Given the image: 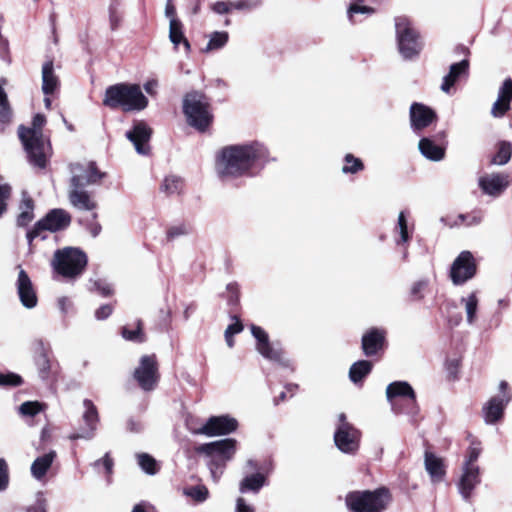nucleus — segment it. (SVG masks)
<instances>
[{
	"label": "nucleus",
	"mask_w": 512,
	"mask_h": 512,
	"mask_svg": "<svg viewBox=\"0 0 512 512\" xmlns=\"http://www.w3.org/2000/svg\"><path fill=\"white\" fill-rule=\"evenodd\" d=\"M460 303L466 314L468 325H474L478 320L479 298L477 292L473 291L460 299Z\"/></svg>",
	"instance_id": "c85d7f7f"
},
{
	"label": "nucleus",
	"mask_w": 512,
	"mask_h": 512,
	"mask_svg": "<svg viewBox=\"0 0 512 512\" xmlns=\"http://www.w3.org/2000/svg\"><path fill=\"white\" fill-rule=\"evenodd\" d=\"M237 451V440L225 438L205 443L196 448V452L208 458L207 465L214 482H218L226 463L233 459Z\"/></svg>",
	"instance_id": "7ed1b4c3"
},
{
	"label": "nucleus",
	"mask_w": 512,
	"mask_h": 512,
	"mask_svg": "<svg viewBox=\"0 0 512 512\" xmlns=\"http://www.w3.org/2000/svg\"><path fill=\"white\" fill-rule=\"evenodd\" d=\"M355 13H362V14H372L374 13V9L368 6H363L359 4H351L348 9V16L352 20L353 15Z\"/></svg>",
	"instance_id": "603ef678"
},
{
	"label": "nucleus",
	"mask_w": 512,
	"mask_h": 512,
	"mask_svg": "<svg viewBox=\"0 0 512 512\" xmlns=\"http://www.w3.org/2000/svg\"><path fill=\"white\" fill-rule=\"evenodd\" d=\"M158 88V81L155 79L148 80L144 84V89L149 95H155Z\"/></svg>",
	"instance_id": "0e129e2a"
},
{
	"label": "nucleus",
	"mask_w": 512,
	"mask_h": 512,
	"mask_svg": "<svg viewBox=\"0 0 512 512\" xmlns=\"http://www.w3.org/2000/svg\"><path fill=\"white\" fill-rule=\"evenodd\" d=\"M184 494L191 497L197 502H203L208 498V489L203 485H197L185 489Z\"/></svg>",
	"instance_id": "a18cd8bd"
},
{
	"label": "nucleus",
	"mask_w": 512,
	"mask_h": 512,
	"mask_svg": "<svg viewBox=\"0 0 512 512\" xmlns=\"http://www.w3.org/2000/svg\"><path fill=\"white\" fill-rule=\"evenodd\" d=\"M512 100V80L506 79L498 91L497 100L493 103L491 108V115L494 118H502L510 109V102Z\"/></svg>",
	"instance_id": "5701e85b"
},
{
	"label": "nucleus",
	"mask_w": 512,
	"mask_h": 512,
	"mask_svg": "<svg viewBox=\"0 0 512 512\" xmlns=\"http://www.w3.org/2000/svg\"><path fill=\"white\" fill-rule=\"evenodd\" d=\"M372 364L370 361L361 360L355 362L349 370V378L353 383L361 381L366 375L370 373Z\"/></svg>",
	"instance_id": "c9c22d12"
},
{
	"label": "nucleus",
	"mask_w": 512,
	"mask_h": 512,
	"mask_svg": "<svg viewBox=\"0 0 512 512\" xmlns=\"http://www.w3.org/2000/svg\"><path fill=\"white\" fill-rule=\"evenodd\" d=\"M265 155V147L258 142L228 146L220 152L216 169L222 177L241 176L247 173L254 163Z\"/></svg>",
	"instance_id": "f257e3e1"
},
{
	"label": "nucleus",
	"mask_w": 512,
	"mask_h": 512,
	"mask_svg": "<svg viewBox=\"0 0 512 512\" xmlns=\"http://www.w3.org/2000/svg\"><path fill=\"white\" fill-rule=\"evenodd\" d=\"M228 41V34L226 32H214L211 34L209 41L205 47V51H212L222 48Z\"/></svg>",
	"instance_id": "37998d69"
},
{
	"label": "nucleus",
	"mask_w": 512,
	"mask_h": 512,
	"mask_svg": "<svg viewBox=\"0 0 512 512\" xmlns=\"http://www.w3.org/2000/svg\"><path fill=\"white\" fill-rule=\"evenodd\" d=\"M11 195V187L8 184L0 183V217L5 213L7 201Z\"/></svg>",
	"instance_id": "09e8293b"
},
{
	"label": "nucleus",
	"mask_w": 512,
	"mask_h": 512,
	"mask_svg": "<svg viewBox=\"0 0 512 512\" xmlns=\"http://www.w3.org/2000/svg\"><path fill=\"white\" fill-rule=\"evenodd\" d=\"M253 5L247 1L232 2V9H250Z\"/></svg>",
	"instance_id": "774afa93"
},
{
	"label": "nucleus",
	"mask_w": 512,
	"mask_h": 512,
	"mask_svg": "<svg viewBox=\"0 0 512 512\" xmlns=\"http://www.w3.org/2000/svg\"><path fill=\"white\" fill-rule=\"evenodd\" d=\"M429 287V279L422 278L415 281L410 288V294L414 300L420 301L424 299Z\"/></svg>",
	"instance_id": "a19ab883"
},
{
	"label": "nucleus",
	"mask_w": 512,
	"mask_h": 512,
	"mask_svg": "<svg viewBox=\"0 0 512 512\" xmlns=\"http://www.w3.org/2000/svg\"><path fill=\"white\" fill-rule=\"evenodd\" d=\"M83 167L80 165H71V181L68 192V198L73 207L79 210L91 211L97 204L91 194L83 188Z\"/></svg>",
	"instance_id": "1a4fd4ad"
},
{
	"label": "nucleus",
	"mask_w": 512,
	"mask_h": 512,
	"mask_svg": "<svg viewBox=\"0 0 512 512\" xmlns=\"http://www.w3.org/2000/svg\"><path fill=\"white\" fill-rule=\"evenodd\" d=\"M46 122L43 115L34 116L31 128L19 127L18 134L28 154L29 162L39 168L46 165L47 143L42 134V128Z\"/></svg>",
	"instance_id": "20e7f679"
},
{
	"label": "nucleus",
	"mask_w": 512,
	"mask_h": 512,
	"mask_svg": "<svg viewBox=\"0 0 512 512\" xmlns=\"http://www.w3.org/2000/svg\"><path fill=\"white\" fill-rule=\"evenodd\" d=\"M392 500L386 488L356 491L347 495L346 505L352 512H384Z\"/></svg>",
	"instance_id": "39448f33"
},
{
	"label": "nucleus",
	"mask_w": 512,
	"mask_h": 512,
	"mask_svg": "<svg viewBox=\"0 0 512 512\" xmlns=\"http://www.w3.org/2000/svg\"><path fill=\"white\" fill-rule=\"evenodd\" d=\"M189 233V229L185 225L173 226L168 230V237L175 238Z\"/></svg>",
	"instance_id": "13d9d810"
},
{
	"label": "nucleus",
	"mask_w": 512,
	"mask_h": 512,
	"mask_svg": "<svg viewBox=\"0 0 512 512\" xmlns=\"http://www.w3.org/2000/svg\"><path fill=\"white\" fill-rule=\"evenodd\" d=\"M71 217L68 212L63 209H54L50 211L45 218L38 221L35 227L27 233V239L32 242L39 236L40 231L48 230L56 232L69 226Z\"/></svg>",
	"instance_id": "f8f14e48"
},
{
	"label": "nucleus",
	"mask_w": 512,
	"mask_h": 512,
	"mask_svg": "<svg viewBox=\"0 0 512 512\" xmlns=\"http://www.w3.org/2000/svg\"><path fill=\"white\" fill-rule=\"evenodd\" d=\"M435 117L434 111L421 103H413L410 107L411 126L415 131L428 127Z\"/></svg>",
	"instance_id": "412c9836"
},
{
	"label": "nucleus",
	"mask_w": 512,
	"mask_h": 512,
	"mask_svg": "<svg viewBox=\"0 0 512 512\" xmlns=\"http://www.w3.org/2000/svg\"><path fill=\"white\" fill-rule=\"evenodd\" d=\"M183 112L187 123L201 132L208 128L213 119L207 98L198 92H192L185 96Z\"/></svg>",
	"instance_id": "423d86ee"
},
{
	"label": "nucleus",
	"mask_w": 512,
	"mask_h": 512,
	"mask_svg": "<svg viewBox=\"0 0 512 512\" xmlns=\"http://www.w3.org/2000/svg\"><path fill=\"white\" fill-rule=\"evenodd\" d=\"M36 365L38 368L40 378L43 380L48 379L51 365H50V360L45 353H41L38 356V358L36 360Z\"/></svg>",
	"instance_id": "49530a36"
},
{
	"label": "nucleus",
	"mask_w": 512,
	"mask_h": 512,
	"mask_svg": "<svg viewBox=\"0 0 512 512\" xmlns=\"http://www.w3.org/2000/svg\"><path fill=\"white\" fill-rule=\"evenodd\" d=\"M139 386L146 391L153 390L158 381V366L154 355H144L134 371Z\"/></svg>",
	"instance_id": "ddd939ff"
},
{
	"label": "nucleus",
	"mask_w": 512,
	"mask_h": 512,
	"mask_svg": "<svg viewBox=\"0 0 512 512\" xmlns=\"http://www.w3.org/2000/svg\"><path fill=\"white\" fill-rule=\"evenodd\" d=\"M22 382L19 375L14 373L2 374L0 373V385L1 386H18Z\"/></svg>",
	"instance_id": "8fccbe9b"
},
{
	"label": "nucleus",
	"mask_w": 512,
	"mask_h": 512,
	"mask_svg": "<svg viewBox=\"0 0 512 512\" xmlns=\"http://www.w3.org/2000/svg\"><path fill=\"white\" fill-rule=\"evenodd\" d=\"M169 38L170 41L177 47L183 43L185 49L188 51L190 48L188 40L184 37L182 23L179 20H172L169 23Z\"/></svg>",
	"instance_id": "f704fd0d"
},
{
	"label": "nucleus",
	"mask_w": 512,
	"mask_h": 512,
	"mask_svg": "<svg viewBox=\"0 0 512 512\" xmlns=\"http://www.w3.org/2000/svg\"><path fill=\"white\" fill-rule=\"evenodd\" d=\"M17 291L22 305L32 309L37 305V296L32 282L24 270H20L17 279Z\"/></svg>",
	"instance_id": "4be33fe9"
},
{
	"label": "nucleus",
	"mask_w": 512,
	"mask_h": 512,
	"mask_svg": "<svg viewBox=\"0 0 512 512\" xmlns=\"http://www.w3.org/2000/svg\"><path fill=\"white\" fill-rule=\"evenodd\" d=\"M58 307L63 314H66L72 307V302L67 297H60L58 299Z\"/></svg>",
	"instance_id": "680f3d73"
},
{
	"label": "nucleus",
	"mask_w": 512,
	"mask_h": 512,
	"mask_svg": "<svg viewBox=\"0 0 512 512\" xmlns=\"http://www.w3.org/2000/svg\"><path fill=\"white\" fill-rule=\"evenodd\" d=\"M251 333L257 341L256 349L263 357L272 361H281V351L271 346L268 334L261 327L251 325Z\"/></svg>",
	"instance_id": "aec40b11"
},
{
	"label": "nucleus",
	"mask_w": 512,
	"mask_h": 512,
	"mask_svg": "<svg viewBox=\"0 0 512 512\" xmlns=\"http://www.w3.org/2000/svg\"><path fill=\"white\" fill-rule=\"evenodd\" d=\"M480 483L479 467H462L458 489L464 499H469L474 488Z\"/></svg>",
	"instance_id": "b1692460"
},
{
	"label": "nucleus",
	"mask_w": 512,
	"mask_h": 512,
	"mask_svg": "<svg viewBox=\"0 0 512 512\" xmlns=\"http://www.w3.org/2000/svg\"><path fill=\"white\" fill-rule=\"evenodd\" d=\"M236 512H254V508L239 497L236 501Z\"/></svg>",
	"instance_id": "052dcab7"
},
{
	"label": "nucleus",
	"mask_w": 512,
	"mask_h": 512,
	"mask_svg": "<svg viewBox=\"0 0 512 512\" xmlns=\"http://www.w3.org/2000/svg\"><path fill=\"white\" fill-rule=\"evenodd\" d=\"M386 398L390 403L392 410L399 414L401 411L397 408L395 399L403 398L411 404L410 415L412 418L418 413L415 400V392L411 385L405 381H395L390 383L386 388Z\"/></svg>",
	"instance_id": "2eb2a0df"
},
{
	"label": "nucleus",
	"mask_w": 512,
	"mask_h": 512,
	"mask_svg": "<svg viewBox=\"0 0 512 512\" xmlns=\"http://www.w3.org/2000/svg\"><path fill=\"white\" fill-rule=\"evenodd\" d=\"M398 229L401 237L402 242H408L409 240V233H408V226H407V220L405 217L404 212H400L398 215Z\"/></svg>",
	"instance_id": "3c124183"
},
{
	"label": "nucleus",
	"mask_w": 512,
	"mask_h": 512,
	"mask_svg": "<svg viewBox=\"0 0 512 512\" xmlns=\"http://www.w3.org/2000/svg\"><path fill=\"white\" fill-rule=\"evenodd\" d=\"M103 104L123 111H141L148 106V99L138 84L119 83L108 87Z\"/></svg>",
	"instance_id": "f03ea898"
},
{
	"label": "nucleus",
	"mask_w": 512,
	"mask_h": 512,
	"mask_svg": "<svg viewBox=\"0 0 512 512\" xmlns=\"http://www.w3.org/2000/svg\"><path fill=\"white\" fill-rule=\"evenodd\" d=\"M112 311L113 308L111 305H102L95 311V317L97 320H105L111 315Z\"/></svg>",
	"instance_id": "5fc2aeb1"
},
{
	"label": "nucleus",
	"mask_w": 512,
	"mask_h": 512,
	"mask_svg": "<svg viewBox=\"0 0 512 512\" xmlns=\"http://www.w3.org/2000/svg\"><path fill=\"white\" fill-rule=\"evenodd\" d=\"M8 481L9 478L6 462L3 459H0V491L6 489Z\"/></svg>",
	"instance_id": "864d4df0"
},
{
	"label": "nucleus",
	"mask_w": 512,
	"mask_h": 512,
	"mask_svg": "<svg viewBox=\"0 0 512 512\" xmlns=\"http://www.w3.org/2000/svg\"><path fill=\"white\" fill-rule=\"evenodd\" d=\"M75 165H80L84 169L83 187L85 185L95 184L103 177V174L97 170V167L93 162H87L84 164L76 163Z\"/></svg>",
	"instance_id": "e433bc0d"
},
{
	"label": "nucleus",
	"mask_w": 512,
	"mask_h": 512,
	"mask_svg": "<svg viewBox=\"0 0 512 512\" xmlns=\"http://www.w3.org/2000/svg\"><path fill=\"white\" fill-rule=\"evenodd\" d=\"M183 188V179L173 174L166 176L160 185V191L167 196L179 195L183 191Z\"/></svg>",
	"instance_id": "2f4dec72"
},
{
	"label": "nucleus",
	"mask_w": 512,
	"mask_h": 512,
	"mask_svg": "<svg viewBox=\"0 0 512 512\" xmlns=\"http://www.w3.org/2000/svg\"><path fill=\"white\" fill-rule=\"evenodd\" d=\"M242 330H243L242 323L238 319H236L234 323L230 324L226 328L225 334H228L230 336H234V335L240 333Z\"/></svg>",
	"instance_id": "bf43d9fd"
},
{
	"label": "nucleus",
	"mask_w": 512,
	"mask_h": 512,
	"mask_svg": "<svg viewBox=\"0 0 512 512\" xmlns=\"http://www.w3.org/2000/svg\"><path fill=\"white\" fill-rule=\"evenodd\" d=\"M138 464L141 467V469L149 474L154 475L157 473V463L156 460L150 456L149 454L142 453L137 455Z\"/></svg>",
	"instance_id": "ea45409f"
},
{
	"label": "nucleus",
	"mask_w": 512,
	"mask_h": 512,
	"mask_svg": "<svg viewBox=\"0 0 512 512\" xmlns=\"http://www.w3.org/2000/svg\"><path fill=\"white\" fill-rule=\"evenodd\" d=\"M94 286H95L96 290L101 295H103L105 297L112 294L113 289H112L111 285L104 281H101V280L95 281Z\"/></svg>",
	"instance_id": "6e6d98bb"
},
{
	"label": "nucleus",
	"mask_w": 512,
	"mask_h": 512,
	"mask_svg": "<svg viewBox=\"0 0 512 512\" xmlns=\"http://www.w3.org/2000/svg\"><path fill=\"white\" fill-rule=\"evenodd\" d=\"M44 408L45 405L38 401H26L19 406L18 411L24 417H34L43 411Z\"/></svg>",
	"instance_id": "58836bf2"
},
{
	"label": "nucleus",
	"mask_w": 512,
	"mask_h": 512,
	"mask_svg": "<svg viewBox=\"0 0 512 512\" xmlns=\"http://www.w3.org/2000/svg\"><path fill=\"white\" fill-rule=\"evenodd\" d=\"M345 164L342 167V172L347 173H357L363 169V163L359 158L354 157L352 154H347L344 158Z\"/></svg>",
	"instance_id": "c03bdc74"
},
{
	"label": "nucleus",
	"mask_w": 512,
	"mask_h": 512,
	"mask_svg": "<svg viewBox=\"0 0 512 512\" xmlns=\"http://www.w3.org/2000/svg\"><path fill=\"white\" fill-rule=\"evenodd\" d=\"M87 265L86 254L74 247H65L54 253L52 267L65 278H76L82 274Z\"/></svg>",
	"instance_id": "0eeeda50"
},
{
	"label": "nucleus",
	"mask_w": 512,
	"mask_h": 512,
	"mask_svg": "<svg viewBox=\"0 0 512 512\" xmlns=\"http://www.w3.org/2000/svg\"><path fill=\"white\" fill-rule=\"evenodd\" d=\"M27 512H46L45 499L39 497L35 505L28 508Z\"/></svg>",
	"instance_id": "e2e57ef3"
},
{
	"label": "nucleus",
	"mask_w": 512,
	"mask_h": 512,
	"mask_svg": "<svg viewBox=\"0 0 512 512\" xmlns=\"http://www.w3.org/2000/svg\"><path fill=\"white\" fill-rule=\"evenodd\" d=\"M338 425L334 433L336 447L343 453L354 454L359 448L361 433L346 421V415H338Z\"/></svg>",
	"instance_id": "9d476101"
},
{
	"label": "nucleus",
	"mask_w": 512,
	"mask_h": 512,
	"mask_svg": "<svg viewBox=\"0 0 512 512\" xmlns=\"http://www.w3.org/2000/svg\"><path fill=\"white\" fill-rule=\"evenodd\" d=\"M100 463L103 464L107 473H110L112 471L113 461L108 454H106L102 460H97L95 462V466L99 465Z\"/></svg>",
	"instance_id": "69168bd1"
},
{
	"label": "nucleus",
	"mask_w": 512,
	"mask_h": 512,
	"mask_svg": "<svg viewBox=\"0 0 512 512\" xmlns=\"http://www.w3.org/2000/svg\"><path fill=\"white\" fill-rule=\"evenodd\" d=\"M424 465L432 483L436 484L443 481L446 472L443 460L440 457L431 452H425Z\"/></svg>",
	"instance_id": "a878e982"
},
{
	"label": "nucleus",
	"mask_w": 512,
	"mask_h": 512,
	"mask_svg": "<svg viewBox=\"0 0 512 512\" xmlns=\"http://www.w3.org/2000/svg\"><path fill=\"white\" fill-rule=\"evenodd\" d=\"M385 332L373 328L366 332L362 337V349L366 356H372L383 347Z\"/></svg>",
	"instance_id": "393cba45"
},
{
	"label": "nucleus",
	"mask_w": 512,
	"mask_h": 512,
	"mask_svg": "<svg viewBox=\"0 0 512 512\" xmlns=\"http://www.w3.org/2000/svg\"><path fill=\"white\" fill-rule=\"evenodd\" d=\"M418 148L420 153L430 161L438 162L445 157V149L430 138H422L419 141Z\"/></svg>",
	"instance_id": "bb28decb"
},
{
	"label": "nucleus",
	"mask_w": 512,
	"mask_h": 512,
	"mask_svg": "<svg viewBox=\"0 0 512 512\" xmlns=\"http://www.w3.org/2000/svg\"><path fill=\"white\" fill-rule=\"evenodd\" d=\"M266 478L261 473H255L248 475L242 479L239 484V490L241 493L248 491L257 493L265 484Z\"/></svg>",
	"instance_id": "473e14b6"
},
{
	"label": "nucleus",
	"mask_w": 512,
	"mask_h": 512,
	"mask_svg": "<svg viewBox=\"0 0 512 512\" xmlns=\"http://www.w3.org/2000/svg\"><path fill=\"white\" fill-rule=\"evenodd\" d=\"M510 180L507 174H486L479 178V186L482 191L490 196L497 197L509 186Z\"/></svg>",
	"instance_id": "6ab92c4d"
},
{
	"label": "nucleus",
	"mask_w": 512,
	"mask_h": 512,
	"mask_svg": "<svg viewBox=\"0 0 512 512\" xmlns=\"http://www.w3.org/2000/svg\"><path fill=\"white\" fill-rule=\"evenodd\" d=\"M213 10L218 14H225L232 10V2L218 1L213 5Z\"/></svg>",
	"instance_id": "4d7b16f0"
},
{
	"label": "nucleus",
	"mask_w": 512,
	"mask_h": 512,
	"mask_svg": "<svg viewBox=\"0 0 512 512\" xmlns=\"http://www.w3.org/2000/svg\"><path fill=\"white\" fill-rule=\"evenodd\" d=\"M56 457L55 451H50L42 456L37 457L31 465V474L36 480H42L50 469Z\"/></svg>",
	"instance_id": "c756f323"
},
{
	"label": "nucleus",
	"mask_w": 512,
	"mask_h": 512,
	"mask_svg": "<svg viewBox=\"0 0 512 512\" xmlns=\"http://www.w3.org/2000/svg\"><path fill=\"white\" fill-rule=\"evenodd\" d=\"M511 154V144L508 142H502L499 145L497 154L492 159V163L496 165H504L510 160Z\"/></svg>",
	"instance_id": "79ce46f5"
},
{
	"label": "nucleus",
	"mask_w": 512,
	"mask_h": 512,
	"mask_svg": "<svg viewBox=\"0 0 512 512\" xmlns=\"http://www.w3.org/2000/svg\"><path fill=\"white\" fill-rule=\"evenodd\" d=\"M477 272V263L470 251H462L453 261L450 278L454 285H463L472 279Z\"/></svg>",
	"instance_id": "9b49d317"
},
{
	"label": "nucleus",
	"mask_w": 512,
	"mask_h": 512,
	"mask_svg": "<svg viewBox=\"0 0 512 512\" xmlns=\"http://www.w3.org/2000/svg\"><path fill=\"white\" fill-rule=\"evenodd\" d=\"M165 15L169 18V22L172 20H178L176 18L175 8L170 2H168L165 7Z\"/></svg>",
	"instance_id": "338daca9"
},
{
	"label": "nucleus",
	"mask_w": 512,
	"mask_h": 512,
	"mask_svg": "<svg viewBox=\"0 0 512 512\" xmlns=\"http://www.w3.org/2000/svg\"><path fill=\"white\" fill-rule=\"evenodd\" d=\"M151 129L143 121L135 122L132 129L126 132V137L129 139L138 154L146 155L149 152V140L151 138Z\"/></svg>",
	"instance_id": "a211bd4d"
},
{
	"label": "nucleus",
	"mask_w": 512,
	"mask_h": 512,
	"mask_svg": "<svg viewBox=\"0 0 512 512\" xmlns=\"http://www.w3.org/2000/svg\"><path fill=\"white\" fill-rule=\"evenodd\" d=\"M482 451L481 443L475 439L471 440L470 446L467 449L466 459L464 461V467H479L476 464Z\"/></svg>",
	"instance_id": "4c0bfd02"
},
{
	"label": "nucleus",
	"mask_w": 512,
	"mask_h": 512,
	"mask_svg": "<svg viewBox=\"0 0 512 512\" xmlns=\"http://www.w3.org/2000/svg\"><path fill=\"white\" fill-rule=\"evenodd\" d=\"M83 407L84 412L82 414V419L84 422V426L80 429L79 432H75L69 435L70 440H91L94 438L96 434L97 425L99 422L97 408L89 399H85L83 401Z\"/></svg>",
	"instance_id": "f3484780"
},
{
	"label": "nucleus",
	"mask_w": 512,
	"mask_h": 512,
	"mask_svg": "<svg viewBox=\"0 0 512 512\" xmlns=\"http://www.w3.org/2000/svg\"><path fill=\"white\" fill-rule=\"evenodd\" d=\"M59 86V79L54 73L52 61H47L42 66V92L45 95L53 94Z\"/></svg>",
	"instance_id": "cd10ccee"
},
{
	"label": "nucleus",
	"mask_w": 512,
	"mask_h": 512,
	"mask_svg": "<svg viewBox=\"0 0 512 512\" xmlns=\"http://www.w3.org/2000/svg\"><path fill=\"white\" fill-rule=\"evenodd\" d=\"M237 427L238 422L235 418L229 415H221L210 417L203 426L192 432L198 435L214 437L230 434L234 432Z\"/></svg>",
	"instance_id": "4468645a"
},
{
	"label": "nucleus",
	"mask_w": 512,
	"mask_h": 512,
	"mask_svg": "<svg viewBox=\"0 0 512 512\" xmlns=\"http://www.w3.org/2000/svg\"><path fill=\"white\" fill-rule=\"evenodd\" d=\"M122 335L126 340L136 341V342L144 341V336L141 331L140 322L138 323L137 328L135 330H129L128 328H123Z\"/></svg>",
	"instance_id": "de8ad7c7"
},
{
	"label": "nucleus",
	"mask_w": 512,
	"mask_h": 512,
	"mask_svg": "<svg viewBox=\"0 0 512 512\" xmlns=\"http://www.w3.org/2000/svg\"><path fill=\"white\" fill-rule=\"evenodd\" d=\"M468 65L469 64L467 60H462L458 63L452 64L450 66L449 73L443 79L441 90L445 93H449L450 89L453 87L459 77L467 72Z\"/></svg>",
	"instance_id": "7c9ffc66"
},
{
	"label": "nucleus",
	"mask_w": 512,
	"mask_h": 512,
	"mask_svg": "<svg viewBox=\"0 0 512 512\" xmlns=\"http://www.w3.org/2000/svg\"><path fill=\"white\" fill-rule=\"evenodd\" d=\"M33 209L34 204L32 199L26 193H23L22 201L20 204V214L17 218V223L19 226H26L33 220Z\"/></svg>",
	"instance_id": "72a5a7b5"
},
{
	"label": "nucleus",
	"mask_w": 512,
	"mask_h": 512,
	"mask_svg": "<svg viewBox=\"0 0 512 512\" xmlns=\"http://www.w3.org/2000/svg\"><path fill=\"white\" fill-rule=\"evenodd\" d=\"M396 37L398 48L404 58H411L417 55L422 49V42L418 33L411 26L410 21L405 17L395 19Z\"/></svg>",
	"instance_id": "6e6552de"
},
{
	"label": "nucleus",
	"mask_w": 512,
	"mask_h": 512,
	"mask_svg": "<svg viewBox=\"0 0 512 512\" xmlns=\"http://www.w3.org/2000/svg\"><path fill=\"white\" fill-rule=\"evenodd\" d=\"M508 384L501 381L499 389L501 394L492 397L483 407L484 420L487 424H494L501 419L504 409L511 400V394L507 391Z\"/></svg>",
	"instance_id": "dca6fc26"
}]
</instances>
